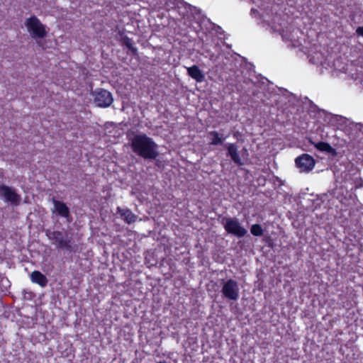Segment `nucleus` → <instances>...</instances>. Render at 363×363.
Wrapping results in <instances>:
<instances>
[{"instance_id":"nucleus-15","label":"nucleus","mask_w":363,"mask_h":363,"mask_svg":"<svg viewBox=\"0 0 363 363\" xmlns=\"http://www.w3.org/2000/svg\"><path fill=\"white\" fill-rule=\"evenodd\" d=\"M122 45L125 46L133 55L137 56L138 55V49L134 46L133 41L131 38L128 36L123 37L122 38Z\"/></svg>"},{"instance_id":"nucleus-14","label":"nucleus","mask_w":363,"mask_h":363,"mask_svg":"<svg viewBox=\"0 0 363 363\" xmlns=\"http://www.w3.org/2000/svg\"><path fill=\"white\" fill-rule=\"evenodd\" d=\"M208 135L212 137L211 140L210 142V145H222L223 143V141L227 138L223 137V135H220L218 132L216 130L210 131L208 133Z\"/></svg>"},{"instance_id":"nucleus-16","label":"nucleus","mask_w":363,"mask_h":363,"mask_svg":"<svg viewBox=\"0 0 363 363\" xmlns=\"http://www.w3.org/2000/svg\"><path fill=\"white\" fill-rule=\"evenodd\" d=\"M314 145L317 150L321 152H331L333 150V148L331 147V145L326 142H318Z\"/></svg>"},{"instance_id":"nucleus-3","label":"nucleus","mask_w":363,"mask_h":363,"mask_svg":"<svg viewBox=\"0 0 363 363\" xmlns=\"http://www.w3.org/2000/svg\"><path fill=\"white\" fill-rule=\"evenodd\" d=\"M225 223L223 224L225 230L237 238L244 237L247 231L240 225L239 220L236 218H225L223 219Z\"/></svg>"},{"instance_id":"nucleus-9","label":"nucleus","mask_w":363,"mask_h":363,"mask_svg":"<svg viewBox=\"0 0 363 363\" xmlns=\"http://www.w3.org/2000/svg\"><path fill=\"white\" fill-rule=\"evenodd\" d=\"M52 203L58 216L67 219L70 217L69 208L64 202L53 199Z\"/></svg>"},{"instance_id":"nucleus-18","label":"nucleus","mask_w":363,"mask_h":363,"mask_svg":"<svg viewBox=\"0 0 363 363\" xmlns=\"http://www.w3.org/2000/svg\"><path fill=\"white\" fill-rule=\"evenodd\" d=\"M356 33L357 35L363 37V26L357 27L356 29Z\"/></svg>"},{"instance_id":"nucleus-6","label":"nucleus","mask_w":363,"mask_h":363,"mask_svg":"<svg viewBox=\"0 0 363 363\" xmlns=\"http://www.w3.org/2000/svg\"><path fill=\"white\" fill-rule=\"evenodd\" d=\"M93 95L94 103L99 107H108L113 101L111 93L104 89H96Z\"/></svg>"},{"instance_id":"nucleus-19","label":"nucleus","mask_w":363,"mask_h":363,"mask_svg":"<svg viewBox=\"0 0 363 363\" xmlns=\"http://www.w3.org/2000/svg\"><path fill=\"white\" fill-rule=\"evenodd\" d=\"M157 363H165V362H158Z\"/></svg>"},{"instance_id":"nucleus-2","label":"nucleus","mask_w":363,"mask_h":363,"mask_svg":"<svg viewBox=\"0 0 363 363\" xmlns=\"http://www.w3.org/2000/svg\"><path fill=\"white\" fill-rule=\"evenodd\" d=\"M48 238L57 249L65 250L70 252H75L77 246L72 245V240L67 233L60 230H54L47 233Z\"/></svg>"},{"instance_id":"nucleus-10","label":"nucleus","mask_w":363,"mask_h":363,"mask_svg":"<svg viewBox=\"0 0 363 363\" xmlns=\"http://www.w3.org/2000/svg\"><path fill=\"white\" fill-rule=\"evenodd\" d=\"M187 74L197 82H202L205 79V75L197 65L187 67Z\"/></svg>"},{"instance_id":"nucleus-13","label":"nucleus","mask_w":363,"mask_h":363,"mask_svg":"<svg viewBox=\"0 0 363 363\" xmlns=\"http://www.w3.org/2000/svg\"><path fill=\"white\" fill-rule=\"evenodd\" d=\"M117 213L121 215V218L128 224H131L136 220V216L128 208L123 209L121 207H118Z\"/></svg>"},{"instance_id":"nucleus-12","label":"nucleus","mask_w":363,"mask_h":363,"mask_svg":"<svg viewBox=\"0 0 363 363\" xmlns=\"http://www.w3.org/2000/svg\"><path fill=\"white\" fill-rule=\"evenodd\" d=\"M228 155L236 164L242 165V162L238 152V147L235 143H230L227 145Z\"/></svg>"},{"instance_id":"nucleus-8","label":"nucleus","mask_w":363,"mask_h":363,"mask_svg":"<svg viewBox=\"0 0 363 363\" xmlns=\"http://www.w3.org/2000/svg\"><path fill=\"white\" fill-rule=\"evenodd\" d=\"M0 195L4 197L6 201L10 202L13 206L20 204L21 198L11 187L5 184L0 185Z\"/></svg>"},{"instance_id":"nucleus-17","label":"nucleus","mask_w":363,"mask_h":363,"mask_svg":"<svg viewBox=\"0 0 363 363\" xmlns=\"http://www.w3.org/2000/svg\"><path fill=\"white\" fill-rule=\"evenodd\" d=\"M250 233L254 236H262L263 235L264 230L262 229V227L259 224H253L252 225L250 228Z\"/></svg>"},{"instance_id":"nucleus-5","label":"nucleus","mask_w":363,"mask_h":363,"mask_svg":"<svg viewBox=\"0 0 363 363\" xmlns=\"http://www.w3.org/2000/svg\"><path fill=\"white\" fill-rule=\"evenodd\" d=\"M223 295L231 301H236L240 296V289L237 281L229 279L224 282L221 289Z\"/></svg>"},{"instance_id":"nucleus-1","label":"nucleus","mask_w":363,"mask_h":363,"mask_svg":"<svg viewBox=\"0 0 363 363\" xmlns=\"http://www.w3.org/2000/svg\"><path fill=\"white\" fill-rule=\"evenodd\" d=\"M130 140L131 149L138 156L145 160H155L159 155L157 145L146 134H136Z\"/></svg>"},{"instance_id":"nucleus-7","label":"nucleus","mask_w":363,"mask_h":363,"mask_svg":"<svg viewBox=\"0 0 363 363\" xmlns=\"http://www.w3.org/2000/svg\"><path fill=\"white\" fill-rule=\"evenodd\" d=\"M296 166L301 172H309L315 167V159L308 154H302L295 160Z\"/></svg>"},{"instance_id":"nucleus-11","label":"nucleus","mask_w":363,"mask_h":363,"mask_svg":"<svg viewBox=\"0 0 363 363\" xmlns=\"http://www.w3.org/2000/svg\"><path fill=\"white\" fill-rule=\"evenodd\" d=\"M30 278L33 283L37 284L41 287L46 286L48 282L46 276L38 270L33 271L30 274Z\"/></svg>"},{"instance_id":"nucleus-4","label":"nucleus","mask_w":363,"mask_h":363,"mask_svg":"<svg viewBox=\"0 0 363 363\" xmlns=\"http://www.w3.org/2000/svg\"><path fill=\"white\" fill-rule=\"evenodd\" d=\"M25 25L28 30L32 33L34 38H43L47 35L44 25L35 16H32L28 18Z\"/></svg>"}]
</instances>
